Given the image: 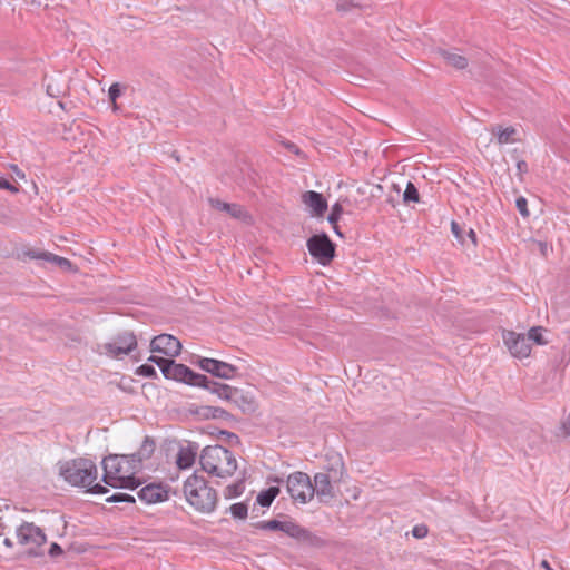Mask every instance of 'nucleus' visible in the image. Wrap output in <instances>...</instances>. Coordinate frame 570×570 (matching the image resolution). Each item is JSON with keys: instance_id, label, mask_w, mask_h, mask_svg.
I'll return each instance as SVG.
<instances>
[{"instance_id": "obj_1", "label": "nucleus", "mask_w": 570, "mask_h": 570, "mask_svg": "<svg viewBox=\"0 0 570 570\" xmlns=\"http://www.w3.org/2000/svg\"><path fill=\"white\" fill-rule=\"evenodd\" d=\"M59 474L73 487L86 488L92 494H104L108 489L95 483L98 470L95 462L87 458H77L59 462Z\"/></svg>"}, {"instance_id": "obj_2", "label": "nucleus", "mask_w": 570, "mask_h": 570, "mask_svg": "<svg viewBox=\"0 0 570 570\" xmlns=\"http://www.w3.org/2000/svg\"><path fill=\"white\" fill-rule=\"evenodd\" d=\"M105 484L116 489L135 490L140 485L138 472L129 455L110 454L102 460Z\"/></svg>"}, {"instance_id": "obj_3", "label": "nucleus", "mask_w": 570, "mask_h": 570, "mask_svg": "<svg viewBox=\"0 0 570 570\" xmlns=\"http://www.w3.org/2000/svg\"><path fill=\"white\" fill-rule=\"evenodd\" d=\"M184 494L187 502L200 513H212L217 504L218 497L203 475L193 473L184 483Z\"/></svg>"}, {"instance_id": "obj_4", "label": "nucleus", "mask_w": 570, "mask_h": 570, "mask_svg": "<svg viewBox=\"0 0 570 570\" xmlns=\"http://www.w3.org/2000/svg\"><path fill=\"white\" fill-rule=\"evenodd\" d=\"M202 470L218 478H227L237 470V461L232 451L222 445H207L199 455Z\"/></svg>"}, {"instance_id": "obj_5", "label": "nucleus", "mask_w": 570, "mask_h": 570, "mask_svg": "<svg viewBox=\"0 0 570 570\" xmlns=\"http://www.w3.org/2000/svg\"><path fill=\"white\" fill-rule=\"evenodd\" d=\"M255 527L261 530L282 531L298 543L308 548L320 549L326 546V541L323 538L292 520L279 521L273 519L268 521H259Z\"/></svg>"}, {"instance_id": "obj_6", "label": "nucleus", "mask_w": 570, "mask_h": 570, "mask_svg": "<svg viewBox=\"0 0 570 570\" xmlns=\"http://www.w3.org/2000/svg\"><path fill=\"white\" fill-rule=\"evenodd\" d=\"M338 468L331 466L327 472H318L314 475L313 497L316 494L322 503H328L335 498L334 485L338 483L343 476L344 463L338 460Z\"/></svg>"}, {"instance_id": "obj_7", "label": "nucleus", "mask_w": 570, "mask_h": 570, "mask_svg": "<svg viewBox=\"0 0 570 570\" xmlns=\"http://www.w3.org/2000/svg\"><path fill=\"white\" fill-rule=\"evenodd\" d=\"M17 539L20 544L28 547V554L32 557L40 556L39 549L47 542L43 530L33 522L27 521L17 528Z\"/></svg>"}, {"instance_id": "obj_8", "label": "nucleus", "mask_w": 570, "mask_h": 570, "mask_svg": "<svg viewBox=\"0 0 570 570\" xmlns=\"http://www.w3.org/2000/svg\"><path fill=\"white\" fill-rule=\"evenodd\" d=\"M307 249L321 265H328L335 257L336 245L326 233L315 234L306 242Z\"/></svg>"}, {"instance_id": "obj_9", "label": "nucleus", "mask_w": 570, "mask_h": 570, "mask_svg": "<svg viewBox=\"0 0 570 570\" xmlns=\"http://www.w3.org/2000/svg\"><path fill=\"white\" fill-rule=\"evenodd\" d=\"M163 375L167 380L183 382L191 386H206L208 382L206 375L196 373L187 365L176 363L174 360L166 368H163Z\"/></svg>"}, {"instance_id": "obj_10", "label": "nucleus", "mask_w": 570, "mask_h": 570, "mask_svg": "<svg viewBox=\"0 0 570 570\" xmlns=\"http://www.w3.org/2000/svg\"><path fill=\"white\" fill-rule=\"evenodd\" d=\"M287 492L296 502L305 504L313 499V483L305 472H294L288 475L286 481Z\"/></svg>"}, {"instance_id": "obj_11", "label": "nucleus", "mask_w": 570, "mask_h": 570, "mask_svg": "<svg viewBox=\"0 0 570 570\" xmlns=\"http://www.w3.org/2000/svg\"><path fill=\"white\" fill-rule=\"evenodd\" d=\"M502 340L512 356L523 358L531 354V344L524 334L503 330Z\"/></svg>"}, {"instance_id": "obj_12", "label": "nucleus", "mask_w": 570, "mask_h": 570, "mask_svg": "<svg viewBox=\"0 0 570 570\" xmlns=\"http://www.w3.org/2000/svg\"><path fill=\"white\" fill-rule=\"evenodd\" d=\"M195 364L203 371L224 380L233 379L237 373L236 366L215 358L199 356Z\"/></svg>"}, {"instance_id": "obj_13", "label": "nucleus", "mask_w": 570, "mask_h": 570, "mask_svg": "<svg viewBox=\"0 0 570 570\" xmlns=\"http://www.w3.org/2000/svg\"><path fill=\"white\" fill-rule=\"evenodd\" d=\"M137 347V338L131 332L118 334L112 342L105 344L106 352L115 357L127 355Z\"/></svg>"}, {"instance_id": "obj_14", "label": "nucleus", "mask_w": 570, "mask_h": 570, "mask_svg": "<svg viewBox=\"0 0 570 570\" xmlns=\"http://www.w3.org/2000/svg\"><path fill=\"white\" fill-rule=\"evenodd\" d=\"M150 351L153 353H161L174 357L179 355L181 351V343L178 338L170 334H160L151 340Z\"/></svg>"}, {"instance_id": "obj_15", "label": "nucleus", "mask_w": 570, "mask_h": 570, "mask_svg": "<svg viewBox=\"0 0 570 570\" xmlns=\"http://www.w3.org/2000/svg\"><path fill=\"white\" fill-rule=\"evenodd\" d=\"M138 498L146 504H155L167 501L169 488L164 483H149L138 491Z\"/></svg>"}, {"instance_id": "obj_16", "label": "nucleus", "mask_w": 570, "mask_h": 570, "mask_svg": "<svg viewBox=\"0 0 570 570\" xmlns=\"http://www.w3.org/2000/svg\"><path fill=\"white\" fill-rule=\"evenodd\" d=\"M302 202L311 208L313 216L322 217L327 210V200L321 193L314 190L305 191L302 195Z\"/></svg>"}, {"instance_id": "obj_17", "label": "nucleus", "mask_w": 570, "mask_h": 570, "mask_svg": "<svg viewBox=\"0 0 570 570\" xmlns=\"http://www.w3.org/2000/svg\"><path fill=\"white\" fill-rule=\"evenodd\" d=\"M198 445L194 442H189L186 446H180L176 456V464L178 469L186 470L191 468L195 463Z\"/></svg>"}, {"instance_id": "obj_18", "label": "nucleus", "mask_w": 570, "mask_h": 570, "mask_svg": "<svg viewBox=\"0 0 570 570\" xmlns=\"http://www.w3.org/2000/svg\"><path fill=\"white\" fill-rule=\"evenodd\" d=\"M156 444L155 441L146 436L139 448V450L132 454H129V458L134 465L136 466L137 471L141 469V464L145 460L149 459L153 453L155 452Z\"/></svg>"}, {"instance_id": "obj_19", "label": "nucleus", "mask_w": 570, "mask_h": 570, "mask_svg": "<svg viewBox=\"0 0 570 570\" xmlns=\"http://www.w3.org/2000/svg\"><path fill=\"white\" fill-rule=\"evenodd\" d=\"M202 387L210 391L212 393L218 395L220 399L227 401L234 400V397L239 394L238 389L224 383L212 381L209 379L208 382L206 383V386Z\"/></svg>"}, {"instance_id": "obj_20", "label": "nucleus", "mask_w": 570, "mask_h": 570, "mask_svg": "<svg viewBox=\"0 0 570 570\" xmlns=\"http://www.w3.org/2000/svg\"><path fill=\"white\" fill-rule=\"evenodd\" d=\"M213 208L222 212H227L232 217L242 219L247 216L246 210L238 204H229L218 198H209Z\"/></svg>"}, {"instance_id": "obj_21", "label": "nucleus", "mask_w": 570, "mask_h": 570, "mask_svg": "<svg viewBox=\"0 0 570 570\" xmlns=\"http://www.w3.org/2000/svg\"><path fill=\"white\" fill-rule=\"evenodd\" d=\"M439 52L445 62L455 69L462 70L468 67V59L464 56L445 49H440Z\"/></svg>"}, {"instance_id": "obj_22", "label": "nucleus", "mask_w": 570, "mask_h": 570, "mask_svg": "<svg viewBox=\"0 0 570 570\" xmlns=\"http://www.w3.org/2000/svg\"><path fill=\"white\" fill-rule=\"evenodd\" d=\"M198 414L205 419L229 420L232 417L230 413L218 406H202Z\"/></svg>"}, {"instance_id": "obj_23", "label": "nucleus", "mask_w": 570, "mask_h": 570, "mask_svg": "<svg viewBox=\"0 0 570 570\" xmlns=\"http://www.w3.org/2000/svg\"><path fill=\"white\" fill-rule=\"evenodd\" d=\"M492 134L497 135L498 144L504 145L515 141L513 136L517 130L513 127L501 128V126H495L492 128Z\"/></svg>"}, {"instance_id": "obj_24", "label": "nucleus", "mask_w": 570, "mask_h": 570, "mask_svg": "<svg viewBox=\"0 0 570 570\" xmlns=\"http://www.w3.org/2000/svg\"><path fill=\"white\" fill-rule=\"evenodd\" d=\"M244 490H245V483L243 480H239L233 484L227 485L224 489V497L226 499L237 498L243 494Z\"/></svg>"}, {"instance_id": "obj_25", "label": "nucleus", "mask_w": 570, "mask_h": 570, "mask_svg": "<svg viewBox=\"0 0 570 570\" xmlns=\"http://www.w3.org/2000/svg\"><path fill=\"white\" fill-rule=\"evenodd\" d=\"M546 330L542 326H533L529 330L528 335L529 342L532 341L538 345H546L548 341L543 336Z\"/></svg>"}, {"instance_id": "obj_26", "label": "nucleus", "mask_w": 570, "mask_h": 570, "mask_svg": "<svg viewBox=\"0 0 570 570\" xmlns=\"http://www.w3.org/2000/svg\"><path fill=\"white\" fill-rule=\"evenodd\" d=\"M420 200V194L416 186L412 181H407L405 190L403 193V202L405 204L417 203Z\"/></svg>"}, {"instance_id": "obj_27", "label": "nucleus", "mask_w": 570, "mask_h": 570, "mask_svg": "<svg viewBox=\"0 0 570 570\" xmlns=\"http://www.w3.org/2000/svg\"><path fill=\"white\" fill-rule=\"evenodd\" d=\"M229 511L235 519L245 520L247 518L248 507L244 502H238L232 504Z\"/></svg>"}, {"instance_id": "obj_28", "label": "nucleus", "mask_w": 570, "mask_h": 570, "mask_svg": "<svg viewBox=\"0 0 570 570\" xmlns=\"http://www.w3.org/2000/svg\"><path fill=\"white\" fill-rule=\"evenodd\" d=\"M106 502L110 503H131L135 504L136 499L131 494L122 493V492H116L112 495L108 497L106 499Z\"/></svg>"}, {"instance_id": "obj_29", "label": "nucleus", "mask_w": 570, "mask_h": 570, "mask_svg": "<svg viewBox=\"0 0 570 570\" xmlns=\"http://www.w3.org/2000/svg\"><path fill=\"white\" fill-rule=\"evenodd\" d=\"M121 95V87L118 82H114L109 89H108V97H109V100L111 101L112 104V108L114 110H117L118 109V105H117V99L120 97Z\"/></svg>"}, {"instance_id": "obj_30", "label": "nucleus", "mask_w": 570, "mask_h": 570, "mask_svg": "<svg viewBox=\"0 0 570 570\" xmlns=\"http://www.w3.org/2000/svg\"><path fill=\"white\" fill-rule=\"evenodd\" d=\"M342 214H343V206L340 203H335L332 206L330 215L327 216L328 223L331 225L337 224V222L340 220Z\"/></svg>"}, {"instance_id": "obj_31", "label": "nucleus", "mask_w": 570, "mask_h": 570, "mask_svg": "<svg viewBox=\"0 0 570 570\" xmlns=\"http://www.w3.org/2000/svg\"><path fill=\"white\" fill-rule=\"evenodd\" d=\"M136 373L144 377H157V372L151 364H142L140 365Z\"/></svg>"}, {"instance_id": "obj_32", "label": "nucleus", "mask_w": 570, "mask_h": 570, "mask_svg": "<svg viewBox=\"0 0 570 570\" xmlns=\"http://www.w3.org/2000/svg\"><path fill=\"white\" fill-rule=\"evenodd\" d=\"M171 361H173V358H170V356L161 357V356L150 355L148 357V362L156 364L160 368L161 372H163V368H166L170 364Z\"/></svg>"}, {"instance_id": "obj_33", "label": "nucleus", "mask_w": 570, "mask_h": 570, "mask_svg": "<svg viewBox=\"0 0 570 570\" xmlns=\"http://www.w3.org/2000/svg\"><path fill=\"white\" fill-rule=\"evenodd\" d=\"M358 3L354 2L353 0H337L336 2V10L340 12H348L353 8H357Z\"/></svg>"}, {"instance_id": "obj_34", "label": "nucleus", "mask_w": 570, "mask_h": 570, "mask_svg": "<svg viewBox=\"0 0 570 570\" xmlns=\"http://www.w3.org/2000/svg\"><path fill=\"white\" fill-rule=\"evenodd\" d=\"M515 206L522 217H524V218L529 217L530 213L528 209V202L524 197H522V196L518 197L515 200Z\"/></svg>"}, {"instance_id": "obj_35", "label": "nucleus", "mask_w": 570, "mask_h": 570, "mask_svg": "<svg viewBox=\"0 0 570 570\" xmlns=\"http://www.w3.org/2000/svg\"><path fill=\"white\" fill-rule=\"evenodd\" d=\"M273 501L274 499L269 497L265 491L259 492V494L256 498V502L263 508L271 507Z\"/></svg>"}, {"instance_id": "obj_36", "label": "nucleus", "mask_w": 570, "mask_h": 570, "mask_svg": "<svg viewBox=\"0 0 570 570\" xmlns=\"http://www.w3.org/2000/svg\"><path fill=\"white\" fill-rule=\"evenodd\" d=\"M451 232L461 244L465 243L463 237V229L459 223L454 220L451 223Z\"/></svg>"}, {"instance_id": "obj_37", "label": "nucleus", "mask_w": 570, "mask_h": 570, "mask_svg": "<svg viewBox=\"0 0 570 570\" xmlns=\"http://www.w3.org/2000/svg\"><path fill=\"white\" fill-rule=\"evenodd\" d=\"M429 529L424 524H417L412 529V534L416 539H423L428 535Z\"/></svg>"}, {"instance_id": "obj_38", "label": "nucleus", "mask_w": 570, "mask_h": 570, "mask_svg": "<svg viewBox=\"0 0 570 570\" xmlns=\"http://www.w3.org/2000/svg\"><path fill=\"white\" fill-rule=\"evenodd\" d=\"M219 434L222 435L223 440L227 441L229 444L239 442L238 435L233 432L220 431Z\"/></svg>"}, {"instance_id": "obj_39", "label": "nucleus", "mask_w": 570, "mask_h": 570, "mask_svg": "<svg viewBox=\"0 0 570 570\" xmlns=\"http://www.w3.org/2000/svg\"><path fill=\"white\" fill-rule=\"evenodd\" d=\"M0 189H7L13 194L19 191V188L12 185L9 180L3 177H0Z\"/></svg>"}, {"instance_id": "obj_40", "label": "nucleus", "mask_w": 570, "mask_h": 570, "mask_svg": "<svg viewBox=\"0 0 570 570\" xmlns=\"http://www.w3.org/2000/svg\"><path fill=\"white\" fill-rule=\"evenodd\" d=\"M63 553V550L62 548L60 547V544L53 542L51 543L50 548H49V551H48V554L51 557V558H56V557H59Z\"/></svg>"}, {"instance_id": "obj_41", "label": "nucleus", "mask_w": 570, "mask_h": 570, "mask_svg": "<svg viewBox=\"0 0 570 570\" xmlns=\"http://www.w3.org/2000/svg\"><path fill=\"white\" fill-rule=\"evenodd\" d=\"M55 264L58 265L59 267H61L62 269H69L72 265L68 258H65L61 256H59V258L57 259V262Z\"/></svg>"}, {"instance_id": "obj_42", "label": "nucleus", "mask_w": 570, "mask_h": 570, "mask_svg": "<svg viewBox=\"0 0 570 570\" xmlns=\"http://www.w3.org/2000/svg\"><path fill=\"white\" fill-rule=\"evenodd\" d=\"M41 256H42V261H46V262H49V263H53V264H55V263L57 262V259L59 258V256H58V255L52 254V253H49V252H43V253L41 254Z\"/></svg>"}, {"instance_id": "obj_43", "label": "nucleus", "mask_w": 570, "mask_h": 570, "mask_svg": "<svg viewBox=\"0 0 570 570\" xmlns=\"http://www.w3.org/2000/svg\"><path fill=\"white\" fill-rule=\"evenodd\" d=\"M46 90H47V94L50 97H59L60 94H61V91L58 88L53 87L51 83L47 85V89Z\"/></svg>"}, {"instance_id": "obj_44", "label": "nucleus", "mask_w": 570, "mask_h": 570, "mask_svg": "<svg viewBox=\"0 0 570 570\" xmlns=\"http://www.w3.org/2000/svg\"><path fill=\"white\" fill-rule=\"evenodd\" d=\"M285 147L288 151L293 153V154H296V155H299L301 154V149L298 148L297 145H295L294 142H286L285 144Z\"/></svg>"}, {"instance_id": "obj_45", "label": "nucleus", "mask_w": 570, "mask_h": 570, "mask_svg": "<svg viewBox=\"0 0 570 570\" xmlns=\"http://www.w3.org/2000/svg\"><path fill=\"white\" fill-rule=\"evenodd\" d=\"M42 253L43 252L30 249L27 252V256L30 257L31 259H42V256H41Z\"/></svg>"}, {"instance_id": "obj_46", "label": "nucleus", "mask_w": 570, "mask_h": 570, "mask_svg": "<svg viewBox=\"0 0 570 570\" xmlns=\"http://www.w3.org/2000/svg\"><path fill=\"white\" fill-rule=\"evenodd\" d=\"M264 491L267 492V494L269 497H272L273 499H275L281 492L278 487H269L268 489H266Z\"/></svg>"}, {"instance_id": "obj_47", "label": "nucleus", "mask_w": 570, "mask_h": 570, "mask_svg": "<svg viewBox=\"0 0 570 570\" xmlns=\"http://www.w3.org/2000/svg\"><path fill=\"white\" fill-rule=\"evenodd\" d=\"M466 236H468V238L471 240L472 245H473V246H476V244H478V238H476V234H475V232H474L472 228H470V229L468 230Z\"/></svg>"}, {"instance_id": "obj_48", "label": "nucleus", "mask_w": 570, "mask_h": 570, "mask_svg": "<svg viewBox=\"0 0 570 570\" xmlns=\"http://www.w3.org/2000/svg\"><path fill=\"white\" fill-rule=\"evenodd\" d=\"M11 169H12V173L20 179H24L26 178V175L17 166V165H12L11 166Z\"/></svg>"}, {"instance_id": "obj_49", "label": "nucleus", "mask_w": 570, "mask_h": 570, "mask_svg": "<svg viewBox=\"0 0 570 570\" xmlns=\"http://www.w3.org/2000/svg\"><path fill=\"white\" fill-rule=\"evenodd\" d=\"M517 168L520 174L528 171V164L524 160H519L517 163Z\"/></svg>"}, {"instance_id": "obj_50", "label": "nucleus", "mask_w": 570, "mask_h": 570, "mask_svg": "<svg viewBox=\"0 0 570 570\" xmlns=\"http://www.w3.org/2000/svg\"><path fill=\"white\" fill-rule=\"evenodd\" d=\"M541 567L544 568L546 570H553L551 567H550V563L547 561V560H543L541 562Z\"/></svg>"}, {"instance_id": "obj_51", "label": "nucleus", "mask_w": 570, "mask_h": 570, "mask_svg": "<svg viewBox=\"0 0 570 570\" xmlns=\"http://www.w3.org/2000/svg\"><path fill=\"white\" fill-rule=\"evenodd\" d=\"M332 226H333V229H334L335 234H336V235H338L340 237H343V235H342V233H341L340 227L337 226V224L332 225Z\"/></svg>"}, {"instance_id": "obj_52", "label": "nucleus", "mask_w": 570, "mask_h": 570, "mask_svg": "<svg viewBox=\"0 0 570 570\" xmlns=\"http://www.w3.org/2000/svg\"><path fill=\"white\" fill-rule=\"evenodd\" d=\"M4 543H6L7 546H9V547H11V546H12V543H11L10 539H8V538L4 540Z\"/></svg>"}]
</instances>
